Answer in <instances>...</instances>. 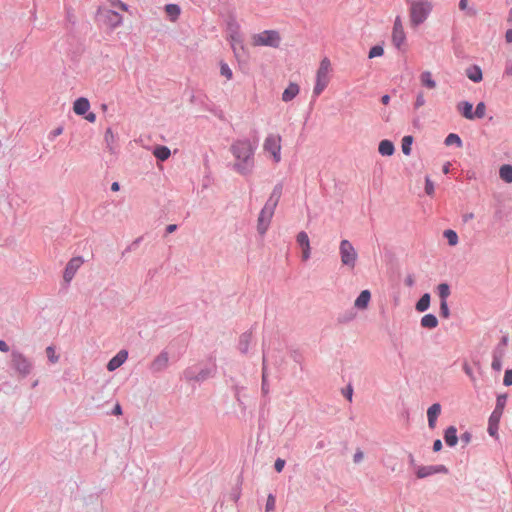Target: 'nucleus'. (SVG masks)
Instances as JSON below:
<instances>
[{"instance_id":"1","label":"nucleus","mask_w":512,"mask_h":512,"mask_svg":"<svg viewBox=\"0 0 512 512\" xmlns=\"http://www.w3.org/2000/svg\"><path fill=\"white\" fill-rule=\"evenodd\" d=\"M256 147V144H253L249 139L236 140L231 145L230 150L238 160L233 168L241 175H248L252 172Z\"/></svg>"},{"instance_id":"2","label":"nucleus","mask_w":512,"mask_h":512,"mask_svg":"<svg viewBox=\"0 0 512 512\" xmlns=\"http://www.w3.org/2000/svg\"><path fill=\"white\" fill-rule=\"evenodd\" d=\"M432 10V3L428 0H412L410 1L409 16L410 24L417 27L423 23Z\"/></svg>"},{"instance_id":"3","label":"nucleus","mask_w":512,"mask_h":512,"mask_svg":"<svg viewBox=\"0 0 512 512\" xmlns=\"http://www.w3.org/2000/svg\"><path fill=\"white\" fill-rule=\"evenodd\" d=\"M11 368L14 369L20 378H26L33 369V363L23 353L13 350L11 353Z\"/></svg>"},{"instance_id":"4","label":"nucleus","mask_w":512,"mask_h":512,"mask_svg":"<svg viewBox=\"0 0 512 512\" xmlns=\"http://www.w3.org/2000/svg\"><path fill=\"white\" fill-rule=\"evenodd\" d=\"M330 68V61L328 58H324L316 73V83L313 89V101L323 92L328 85V71Z\"/></svg>"},{"instance_id":"5","label":"nucleus","mask_w":512,"mask_h":512,"mask_svg":"<svg viewBox=\"0 0 512 512\" xmlns=\"http://www.w3.org/2000/svg\"><path fill=\"white\" fill-rule=\"evenodd\" d=\"M253 45L255 46H267L272 48H278L281 43V37L276 30H265L261 33L253 35Z\"/></svg>"},{"instance_id":"6","label":"nucleus","mask_w":512,"mask_h":512,"mask_svg":"<svg viewBox=\"0 0 512 512\" xmlns=\"http://www.w3.org/2000/svg\"><path fill=\"white\" fill-rule=\"evenodd\" d=\"M339 254L342 264L353 269L356 265L358 254L349 240H342L339 246Z\"/></svg>"},{"instance_id":"7","label":"nucleus","mask_w":512,"mask_h":512,"mask_svg":"<svg viewBox=\"0 0 512 512\" xmlns=\"http://www.w3.org/2000/svg\"><path fill=\"white\" fill-rule=\"evenodd\" d=\"M391 41H392V44L399 51H402V52L406 51V48H407L406 34L404 31L402 19L400 16H397L394 21L392 35H391Z\"/></svg>"},{"instance_id":"8","label":"nucleus","mask_w":512,"mask_h":512,"mask_svg":"<svg viewBox=\"0 0 512 512\" xmlns=\"http://www.w3.org/2000/svg\"><path fill=\"white\" fill-rule=\"evenodd\" d=\"M274 212L275 209L267 204L261 209L257 220V231L260 235H264L267 232Z\"/></svg>"},{"instance_id":"9","label":"nucleus","mask_w":512,"mask_h":512,"mask_svg":"<svg viewBox=\"0 0 512 512\" xmlns=\"http://www.w3.org/2000/svg\"><path fill=\"white\" fill-rule=\"evenodd\" d=\"M281 137L279 135L269 134L264 141V150L271 153L275 162L281 159Z\"/></svg>"},{"instance_id":"10","label":"nucleus","mask_w":512,"mask_h":512,"mask_svg":"<svg viewBox=\"0 0 512 512\" xmlns=\"http://www.w3.org/2000/svg\"><path fill=\"white\" fill-rule=\"evenodd\" d=\"M169 365V353L165 350L161 351L149 364V371L152 374H158L165 371Z\"/></svg>"},{"instance_id":"11","label":"nucleus","mask_w":512,"mask_h":512,"mask_svg":"<svg viewBox=\"0 0 512 512\" xmlns=\"http://www.w3.org/2000/svg\"><path fill=\"white\" fill-rule=\"evenodd\" d=\"M82 264H83V259L80 256L73 257L72 259H70V261L67 263V265L65 267L64 274H63V279H64L65 283L69 284L71 282V280L75 276L77 270L81 267Z\"/></svg>"},{"instance_id":"12","label":"nucleus","mask_w":512,"mask_h":512,"mask_svg":"<svg viewBox=\"0 0 512 512\" xmlns=\"http://www.w3.org/2000/svg\"><path fill=\"white\" fill-rule=\"evenodd\" d=\"M235 26V31L230 34L231 46L233 52L236 57H240V53H244V45L239 33V25L237 23H233Z\"/></svg>"},{"instance_id":"13","label":"nucleus","mask_w":512,"mask_h":512,"mask_svg":"<svg viewBox=\"0 0 512 512\" xmlns=\"http://www.w3.org/2000/svg\"><path fill=\"white\" fill-rule=\"evenodd\" d=\"M296 241L302 249V260H308L311 254V247L308 234L305 231L299 232L297 234Z\"/></svg>"},{"instance_id":"14","label":"nucleus","mask_w":512,"mask_h":512,"mask_svg":"<svg viewBox=\"0 0 512 512\" xmlns=\"http://www.w3.org/2000/svg\"><path fill=\"white\" fill-rule=\"evenodd\" d=\"M128 358L127 350H120L114 357H112L107 363V370L114 371L119 368Z\"/></svg>"},{"instance_id":"15","label":"nucleus","mask_w":512,"mask_h":512,"mask_svg":"<svg viewBox=\"0 0 512 512\" xmlns=\"http://www.w3.org/2000/svg\"><path fill=\"white\" fill-rule=\"evenodd\" d=\"M215 374H216V365L215 364H213L210 367H203V368H200V365H198L197 376H195L196 377L195 382H198V383L204 382L207 379L214 377Z\"/></svg>"},{"instance_id":"16","label":"nucleus","mask_w":512,"mask_h":512,"mask_svg":"<svg viewBox=\"0 0 512 512\" xmlns=\"http://www.w3.org/2000/svg\"><path fill=\"white\" fill-rule=\"evenodd\" d=\"M282 191H283V184L281 182H279L274 186L272 193L270 194V196L265 204H267L269 207L276 209V207L279 203V200L282 196Z\"/></svg>"},{"instance_id":"17","label":"nucleus","mask_w":512,"mask_h":512,"mask_svg":"<svg viewBox=\"0 0 512 512\" xmlns=\"http://www.w3.org/2000/svg\"><path fill=\"white\" fill-rule=\"evenodd\" d=\"M90 109V102L85 97L77 98L73 103V111L79 116H84Z\"/></svg>"},{"instance_id":"18","label":"nucleus","mask_w":512,"mask_h":512,"mask_svg":"<svg viewBox=\"0 0 512 512\" xmlns=\"http://www.w3.org/2000/svg\"><path fill=\"white\" fill-rule=\"evenodd\" d=\"M441 413V405L439 403H435L431 405L427 410V417H428V425L431 429H434L436 427V421L438 416Z\"/></svg>"},{"instance_id":"19","label":"nucleus","mask_w":512,"mask_h":512,"mask_svg":"<svg viewBox=\"0 0 512 512\" xmlns=\"http://www.w3.org/2000/svg\"><path fill=\"white\" fill-rule=\"evenodd\" d=\"M105 18L107 24L111 28H116L122 24V15L114 10L107 9L105 10Z\"/></svg>"},{"instance_id":"20","label":"nucleus","mask_w":512,"mask_h":512,"mask_svg":"<svg viewBox=\"0 0 512 512\" xmlns=\"http://www.w3.org/2000/svg\"><path fill=\"white\" fill-rule=\"evenodd\" d=\"M370 299L371 293L369 290L361 291L354 302V308H357L359 310H365L369 305Z\"/></svg>"},{"instance_id":"21","label":"nucleus","mask_w":512,"mask_h":512,"mask_svg":"<svg viewBox=\"0 0 512 512\" xmlns=\"http://www.w3.org/2000/svg\"><path fill=\"white\" fill-rule=\"evenodd\" d=\"M457 111L466 119L473 120V105L470 102L462 101L457 104Z\"/></svg>"},{"instance_id":"22","label":"nucleus","mask_w":512,"mask_h":512,"mask_svg":"<svg viewBox=\"0 0 512 512\" xmlns=\"http://www.w3.org/2000/svg\"><path fill=\"white\" fill-rule=\"evenodd\" d=\"M501 417H502V414H499L498 412L493 411L491 413V415L489 417V423H488V433L491 436H496Z\"/></svg>"},{"instance_id":"23","label":"nucleus","mask_w":512,"mask_h":512,"mask_svg":"<svg viewBox=\"0 0 512 512\" xmlns=\"http://www.w3.org/2000/svg\"><path fill=\"white\" fill-rule=\"evenodd\" d=\"M252 340V332L246 331L242 333L239 337L238 348L241 353L246 354L249 350V344Z\"/></svg>"},{"instance_id":"24","label":"nucleus","mask_w":512,"mask_h":512,"mask_svg":"<svg viewBox=\"0 0 512 512\" xmlns=\"http://www.w3.org/2000/svg\"><path fill=\"white\" fill-rule=\"evenodd\" d=\"M299 93V86L296 83H290L282 93V100L289 102L294 99Z\"/></svg>"},{"instance_id":"25","label":"nucleus","mask_w":512,"mask_h":512,"mask_svg":"<svg viewBox=\"0 0 512 512\" xmlns=\"http://www.w3.org/2000/svg\"><path fill=\"white\" fill-rule=\"evenodd\" d=\"M420 83L422 86L428 88V89H435L436 88V82L433 79L432 73L430 71H424L419 76Z\"/></svg>"},{"instance_id":"26","label":"nucleus","mask_w":512,"mask_h":512,"mask_svg":"<svg viewBox=\"0 0 512 512\" xmlns=\"http://www.w3.org/2000/svg\"><path fill=\"white\" fill-rule=\"evenodd\" d=\"M153 155L159 161H166L170 157L171 152L167 146L157 145L153 150Z\"/></svg>"},{"instance_id":"27","label":"nucleus","mask_w":512,"mask_h":512,"mask_svg":"<svg viewBox=\"0 0 512 512\" xmlns=\"http://www.w3.org/2000/svg\"><path fill=\"white\" fill-rule=\"evenodd\" d=\"M445 442L448 446L453 447L457 444V429L454 426H450L446 429L444 434Z\"/></svg>"},{"instance_id":"28","label":"nucleus","mask_w":512,"mask_h":512,"mask_svg":"<svg viewBox=\"0 0 512 512\" xmlns=\"http://www.w3.org/2000/svg\"><path fill=\"white\" fill-rule=\"evenodd\" d=\"M466 75L471 81L475 83H478L483 79L482 70L480 69L479 66H472L467 68Z\"/></svg>"},{"instance_id":"29","label":"nucleus","mask_w":512,"mask_h":512,"mask_svg":"<svg viewBox=\"0 0 512 512\" xmlns=\"http://www.w3.org/2000/svg\"><path fill=\"white\" fill-rule=\"evenodd\" d=\"M421 326L426 329H434L438 326V319L433 314H426L421 318Z\"/></svg>"},{"instance_id":"30","label":"nucleus","mask_w":512,"mask_h":512,"mask_svg":"<svg viewBox=\"0 0 512 512\" xmlns=\"http://www.w3.org/2000/svg\"><path fill=\"white\" fill-rule=\"evenodd\" d=\"M261 391L264 396L269 393V383L267 379V367H266V356L265 351L263 350V367H262V384Z\"/></svg>"},{"instance_id":"31","label":"nucleus","mask_w":512,"mask_h":512,"mask_svg":"<svg viewBox=\"0 0 512 512\" xmlns=\"http://www.w3.org/2000/svg\"><path fill=\"white\" fill-rule=\"evenodd\" d=\"M198 364L189 366L182 372V378L186 382H195L197 376Z\"/></svg>"},{"instance_id":"32","label":"nucleus","mask_w":512,"mask_h":512,"mask_svg":"<svg viewBox=\"0 0 512 512\" xmlns=\"http://www.w3.org/2000/svg\"><path fill=\"white\" fill-rule=\"evenodd\" d=\"M500 178L506 183H512V166L509 164L502 165L499 169Z\"/></svg>"},{"instance_id":"33","label":"nucleus","mask_w":512,"mask_h":512,"mask_svg":"<svg viewBox=\"0 0 512 512\" xmlns=\"http://www.w3.org/2000/svg\"><path fill=\"white\" fill-rule=\"evenodd\" d=\"M165 12L172 21H175L179 17L181 9L179 5L171 3L165 6Z\"/></svg>"},{"instance_id":"34","label":"nucleus","mask_w":512,"mask_h":512,"mask_svg":"<svg viewBox=\"0 0 512 512\" xmlns=\"http://www.w3.org/2000/svg\"><path fill=\"white\" fill-rule=\"evenodd\" d=\"M430 306V294L425 293L416 303V310L418 312L426 311Z\"/></svg>"},{"instance_id":"35","label":"nucleus","mask_w":512,"mask_h":512,"mask_svg":"<svg viewBox=\"0 0 512 512\" xmlns=\"http://www.w3.org/2000/svg\"><path fill=\"white\" fill-rule=\"evenodd\" d=\"M104 138H105V142H106V145H107V148L109 149V151L111 153H115L116 152L115 147H114L115 136H114L111 128H107Z\"/></svg>"},{"instance_id":"36","label":"nucleus","mask_w":512,"mask_h":512,"mask_svg":"<svg viewBox=\"0 0 512 512\" xmlns=\"http://www.w3.org/2000/svg\"><path fill=\"white\" fill-rule=\"evenodd\" d=\"M355 317H356V312L354 311V309H350L344 313L339 314L337 321L339 323H348V322L354 320Z\"/></svg>"},{"instance_id":"37","label":"nucleus","mask_w":512,"mask_h":512,"mask_svg":"<svg viewBox=\"0 0 512 512\" xmlns=\"http://www.w3.org/2000/svg\"><path fill=\"white\" fill-rule=\"evenodd\" d=\"M437 290H438V295L441 298V301H447V298L450 295V288H449L448 284H446V283L439 284L437 287Z\"/></svg>"},{"instance_id":"38","label":"nucleus","mask_w":512,"mask_h":512,"mask_svg":"<svg viewBox=\"0 0 512 512\" xmlns=\"http://www.w3.org/2000/svg\"><path fill=\"white\" fill-rule=\"evenodd\" d=\"M444 237L447 239L450 246H455L458 243V235L454 230L448 229L444 231Z\"/></svg>"},{"instance_id":"39","label":"nucleus","mask_w":512,"mask_h":512,"mask_svg":"<svg viewBox=\"0 0 512 512\" xmlns=\"http://www.w3.org/2000/svg\"><path fill=\"white\" fill-rule=\"evenodd\" d=\"M412 143H413V138H412V136H405V137L402 139L401 148H402V152H403L405 155H409V154H410V152H411V146H412Z\"/></svg>"},{"instance_id":"40","label":"nucleus","mask_w":512,"mask_h":512,"mask_svg":"<svg viewBox=\"0 0 512 512\" xmlns=\"http://www.w3.org/2000/svg\"><path fill=\"white\" fill-rule=\"evenodd\" d=\"M382 55H384V46L382 44H377L373 46L368 53V57L370 59L380 57Z\"/></svg>"},{"instance_id":"41","label":"nucleus","mask_w":512,"mask_h":512,"mask_svg":"<svg viewBox=\"0 0 512 512\" xmlns=\"http://www.w3.org/2000/svg\"><path fill=\"white\" fill-rule=\"evenodd\" d=\"M506 400H507V395H499L497 397V401H496V407L494 409V412H498L499 414H503V410L505 408V405H506Z\"/></svg>"},{"instance_id":"42","label":"nucleus","mask_w":512,"mask_h":512,"mask_svg":"<svg viewBox=\"0 0 512 512\" xmlns=\"http://www.w3.org/2000/svg\"><path fill=\"white\" fill-rule=\"evenodd\" d=\"M445 144L447 146L456 144L458 147H461L462 146V141H461L460 137L457 134L450 133L446 137V139H445Z\"/></svg>"},{"instance_id":"43","label":"nucleus","mask_w":512,"mask_h":512,"mask_svg":"<svg viewBox=\"0 0 512 512\" xmlns=\"http://www.w3.org/2000/svg\"><path fill=\"white\" fill-rule=\"evenodd\" d=\"M486 114V105L484 102H480L477 104L475 111L473 112V115H475V118L481 119Z\"/></svg>"},{"instance_id":"44","label":"nucleus","mask_w":512,"mask_h":512,"mask_svg":"<svg viewBox=\"0 0 512 512\" xmlns=\"http://www.w3.org/2000/svg\"><path fill=\"white\" fill-rule=\"evenodd\" d=\"M220 73L222 76L226 77L227 79H231L233 76L231 68L225 62L220 63Z\"/></svg>"},{"instance_id":"45","label":"nucleus","mask_w":512,"mask_h":512,"mask_svg":"<svg viewBox=\"0 0 512 512\" xmlns=\"http://www.w3.org/2000/svg\"><path fill=\"white\" fill-rule=\"evenodd\" d=\"M47 358L51 363H56L59 359V356L56 355L55 349L53 346H48L46 348Z\"/></svg>"},{"instance_id":"46","label":"nucleus","mask_w":512,"mask_h":512,"mask_svg":"<svg viewBox=\"0 0 512 512\" xmlns=\"http://www.w3.org/2000/svg\"><path fill=\"white\" fill-rule=\"evenodd\" d=\"M143 237L140 236L136 238L130 245L126 247V249L122 252V255H125L128 252L134 251L138 248L139 244L142 242Z\"/></svg>"},{"instance_id":"47","label":"nucleus","mask_w":512,"mask_h":512,"mask_svg":"<svg viewBox=\"0 0 512 512\" xmlns=\"http://www.w3.org/2000/svg\"><path fill=\"white\" fill-rule=\"evenodd\" d=\"M434 472L435 470L432 467H421L417 470V477L424 478Z\"/></svg>"},{"instance_id":"48","label":"nucleus","mask_w":512,"mask_h":512,"mask_svg":"<svg viewBox=\"0 0 512 512\" xmlns=\"http://www.w3.org/2000/svg\"><path fill=\"white\" fill-rule=\"evenodd\" d=\"M274 509H275V496L270 493L266 500L265 510H266V512H271Z\"/></svg>"},{"instance_id":"49","label":"nucleus","mask_w":512,"mask_h":512,"mask_svg":"<svg viewBox=\"0 0 512 512\" xmlns=\"http://www.w3.org/2000/svg\"><path fill=\"white\" fill-rule=\"evenodd\" d=\"M240 496H241V489H240V486L239 485H236V487H234L229 495V498L234 501V502H237L239 499H240Z\"/></svg>"},{"instance_id":"50","label":"nucleus","mask_w":512,"mask_h":512,"mask_svg":"<svg viewBox=\"0 0 512 512\" xmlns=\"http://www.w3.org/2000/svg\"><path fill=\"white\" fill-rule=\"evenodd\" d=\"M382 173V166L379 164L378 167H376L374 170V185H377L378 182L380 183V185L382 184Z\"/></svg>"},{"instance_id":"51","label":"nucleus","mask_w":512,"mask_h":512,"mask_svg":"<svg viewBox=\"0 0 512 512\" xmlns=\"http://www.w3.org/2000/svg\"><path fill=\"white\" fill-rule=\"evenodd\" d=\"M425 192L429 196H432L434 194V184L429 177H426L425 179Z\"/></svg>"},{"instance_id":"52","label":"nucleus","mask_w":512,"mask_h":512,"mask_svg":"<svg viewBox=\"0 0 512 512\" xmlns=\"http://www.w3.org/2000/svg\"><path fill=\"white\" fill-rule=\"evenodd\" d=\"M440 313H441L442 317H444V318L449 317L450 312H449L447 301H441Z\"/></svg>"},{"instance_id":"53","label":"nucleus","mask_w":512,"mask_h":512,"mask_svg":"<svg viewBox=\"0 0 512 512\" xmlns=\"http://www.w3.org/2000/svg\"><path fill=\"white\" fill-rule=\"evenodd\" d=\"M503 384L505 386L512 385V369L506 370V372L504 374Z\"/></svg>"},{"instance_id":"54","label":"nucleus","mask_w":512,"mask_h":512,"mask_svg":"<svg viewBox=\"0 0 512 512\" xmlns=\"http://www.w3.org/2000/svg\"><path fill=\"white\" fill-rule=\"evenodd\" d=\"M110 3L113 7L120 8L121 10H128V5L121 0H110Z\"/></svg>"},{"instance_id":"55","label":"nucleus","mask_w":512,"mask_h":512,"mask_svg":"<svg viewBox=\"0 0 512 512\" xmlns=\"http://www.w3.org/2000/svg\"><path fill=\"white\" fill-rule=\"evenodd\" d=\"M285 460L284 459H281V458H277L275 463H274V468L277 472H282V470L284 469V466H285Z\"/></svg>"},{"instance_id":"56","label":"nucleus","mask_w":512,"mask_h":512,"mask_svg":"<svg viewBox=\"0 0 512 512\" xmlns=\"http://www.w3.org/2000/svg\"><path fill=\"white\" fill-rule=\"evenodd\" d=\"M343 396L349 401L352 400L353 396V388L351 385H348L345 389L342 390Z\"/></svg>"},{"instance_id":"57","label":"nucleus","mask_w":512,"mask_h":512,"mask_svg":"<svg viewBox=\"0 0 512 512\" xmlns=\"http://www.w3.org/2000/svg\"><path fill=\"white\" fill-rule=\"evenodd\" d=\"M364 454L361 451V449H357L354 456H353V462L355 464L360 463L363 460Z\"/></svg>"},{"instance_id":"58","label":"nucleus","mask_w":512,"mask_h":512,"mask_svg":"<svg viewBox=\"0 0 512 512\" xmlns=\"http://www.w3.org/2000/svg\"><path fill=\"white\" fill-rule=\"evenodd\" d=\"M62 132H63V128L57 127L56 129H54L50 132L49 138L52 140V139L56 138L57 136L61 135Z\"/></svg>"},{"instance_id":"59","label":"nucleus","mask_w":512,"mask_h":512,"mask_svg":"<svg viewBox=\"0 0 512 512\" xmlns=\"http://www.w3.org/2000/svg\"><path fill=\"white\" fill-rule=\"evenodd\" d=\"M394 152V145L391 141L386 140V155H392Z\"/></svg>"},{"instance_id":"60","label":"nucleus","mask_w":512,"mask_h":512,"mask_svg":"<svg viewBox=\"0 0 512 512\" xmlns=\"http://www.w3.org/2000/svg\"><path fill=\"white\" fill-rule=\"evenodd\" d=\"M425 104V99L423 94H419L416 98L415 106L421 107Z\"/></svg>"},{"instance_id":"61","label":"nucleus","mask_w":512,"mask_h":512,"mask_svg":"<svg viewBox=\"0 0 512 512\" xmlns=\"http://www.w3.org/2000/svg\"><path fill=\"white\" fill-rule=\"evenodd\" d=\"M23 49H24V42L18 43L12 53L16 52L17 57H18L22 54Z\"/></svg>"},{"instance_id":"62","label":"nucleus","mask_w":512,"mask_h":512,"mask_svg":"<svg viewBox=\"0 0 512 512\" xmlns=\"http://www.w3.org/2000/svg\"><path fill=\"white\" fill-rule=\"evenodd\" d=\"M111 413H112V415H116V416L121 415L122 414V407H121V405L119 403H117L114 406V408H113Z\"/></svg>"},{"instance_id":"63","label":"nucleus","mask_w":512,"mask_h":512,"mask_svg":"<svg viewBox=\"0 0 512 512\" xmlns=\"http://www.w3.org/2000/svg\"><path fill=\"white\" fill-rule=\"evenodd\" d=\"M84 116H85V119L87 121H89L90 123H93L96 120V115L93 112H89V113L87 112Z\"/></svg>"},{"instance_id":"64","label":"nucleus","mask_w":512,"mask_h":512,"mask_svg":"<svg viewBox=\"0 0 512 512\" xmlns=\"http://www.w3.org/2000/svg\"><path fill=\"white\" fill-rule=\"evenodd\" d=\"M505 74L508 76H512V61L506 65Z\"/></svg>"}]
</instances>
